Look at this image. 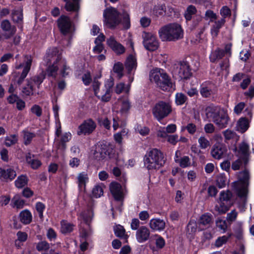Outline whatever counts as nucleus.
<instances>
[{
  "label": "nucleus",
  "mask_w": 254,
  "mask_h": 254,
  "mask_svg": "<svg viewBox=\"0 0 254 254\" xmlns=\"http://www.w3.org/2000/svg\"><path fill=\"white\" fill-rule=\"evenodd\" d=\"M248 165L243 164L239 170V211L244 212L246 209L250 181V173Z\"/></svg>",
  "instance_id": "1"
},
{
  "label": "nucleus",
  "mask_w": 254,
  "mask_h": 254,
  "mask_svg": "<svg viewBox=\"0 0 254 254\" xmlns=\"http://www.w3.org/2000/svg\"><path fill=\"white\" fill-rule=\"evenodd\" d=\"M159 36L162 41H176L183 38L184 32L180 25L170 23L159 30Z\"/></svg>",
  "instance_id": "2"
},
{
  "label": "nucleus",
  "mask_w": 254,
  "mask_h": 254,
  "mask_svg": "<svg viewBox=\"0 0 254 254\" xmlns=\"http://www.w3.org/2000/svg\"><path fill=\"white\" fill-rule=\"evenodd\" d=\"M166 162L163 153L157 148L148 151L144 157V165L148 170L159 169Z\"/></svg>",
  "instance_id": "3"
},
{
  "label": "nucleus",
  "mask_w": 254,
  "mask_h": 254,
  "mask_svg": "<svg viewBox=\"0 0 254 254\" xmlns=\"http://www.w3.org/2000/svg\"><path fill=\"white\" fill-rule=\"evenodd\" d=\"M206 116L207 118H211L212 121L220 128L225 127L228 124L229 117L223 109L217 107H207Z\"/></svg>",
  "instance_id": "4"
},
{
  "label": "nucleus",
  "mask_w": 254,
  "mask_h": 254,
  "mask_svg": "<svg viewBox=\"0 0 254 254\" xmlns=\"http://www.w3.org/2000/svg\"><path fill=\"white\" fill-rule=\"evenodd\" d=\"M150 79L163 91L169 90L173 86V82L171 77L162 69L151 72L150 75Z\"/></svg>",
  "instance_id": "5"
},
{
  "label": "nucleus",
  "mask_w": 254,
  "mask_h": 254,
  "mask_svg": "<svg viewBox=\"0 0 254 254\" xmlns=\"http://www.w3.org/2000/svg\"><path fill=\"white\" fill-rule=\"evenodd\" d=\"M104 23L106 26L110 29H114L121 23L120 13L114 7L106 8L103 13Z\"/></svg>",
  "instance_id": "6"
},
{
  "label": "nucleus",
  "mask_w": 254,
  "mask_h": 254,
  "mask_svg": "<svg viewBox=\"0 0 254 254\" xmlns=\"http://www.w3.org/2000/svg\"><path fill=\"white\" fill-rule=\"evenodd\" d=\"M171 112V105L164 101L158 102L155 104L152 109L154 117L159 122L166 118Z\"/></svg>",
  "instance_id": "7"
},
{
  "label": "nucleus",
  "mask_w": 254,
  "mask_h": 254,
  "mask_svg": "<svg viewBox=\"0 0 254 254\" xmlns=\"http://www.w3.org/2000/svg\"><path fill=\"white\" fill-rule=\"evenodd\" d=\"M251 156L250 145L245 141L239 143V170L243 164L248 165Z\"/></svg>",
  "instance_id": "8"
},
{
  "label": "nucleus",
  "mask_w": 254,
  "mask_h": 254,
  "mask_svg": "<svg viewBox=\"0 0 254 254\" xmlns=\"http://www.w3.org/2000/svg\"><path fill=\"white\" fill-rule=\"evenodd\" d=\"M232 44L231 43L227 44L225 46V50L217 48L215 50L211 52L209 59L211 62L216 63L222 59L225 55H231Z\"/></svg>",
  "instance_id": "9"
},
{
  "label": "nucleus",
  "mask_w": 254,
  "mask_h": 254,
  "mask_svg": "<svg viewBox=\"0 0 254 254\" xmlns=\"http://www.w3.org/2000/svg\"><path fill=\"white\" fill-rule=\"evenodd\" d=\"M113 85V81H108V83L106 84L104 88L95 90V95L98 99H101L103 102L109 101L111 98V89Z\"/></svg>",
  "instance_id": "10"
},
{
  "label": "nucleus",
  "mask_w": 254,
  "mask_h": 254,
  "mask_svg": "<svg viewBox=\"0 0 254 254\" xmlns=\"http://www.w3.org/2000/svg\"><path fill=\"white\" fill-rule=\"evenodd\" d=\"M244 113L247 116L239 118V133H245L249 129L252 118V111L248 108L245 110Z\"/></svg>",
  "instance_id": "11"
},
{
  "label": "nucleus",
  "mask_w": 254,
  "mask_h": 254,
  "mask_svg": "<svg viewBox=\"0 0 254 254\" xmlns=\"http://www.w3.org/2000/svg\"><path fill=\"white\" fill-rule=\"evenodd\" d=\"M96 125L91 119H89L85 120L82 124L78 127V130L77 134L80 135L82 134L84 135L91 133L95 129Z\"/></svg>",
  "instance_id": "12"
},
{
  "label": "nucleus",
  "mask_w": 254,
  "mask_h": 254,
  "mask_svg": "<svg viewBox=\"0 0 254 254\" xmlns=\"http://www.w3.org/2000/svg\"><path fill=\"white\" fill-rule=\"evenodd\" d=\"M143 45L145 49L149 51H155L159 47V43L156 37L150 33L145 34Z\"/></svg>",
  "instance_id": "13"
},
{
  "label": "nucleus",
  "mask_w": 254,
  "mask_h": 254,
  "mask_svg": "<svg viewBox=\"0 0 254 254\" xmlns=\"http://www.w3.org/2000/svg\"><path fill=\"white\" fill-rule=\"evenodd\" d=\"M61 59V53H60L58 49L56 47H53L47 51L44 60L46 64L48 65V64H51L53 60L54 62L57 64Z\"/></svg>",
  "instance_id": "14"
},
{
  "label": "nucleus",
  "mask_w": 254,
  "mask_h": 254,
  "mask_svg": "<svg viewBox=\"0 0 254 254\" xmlns=\"http://www.w3.org/2000/svg\"><path fill=\"white\" fill-rule=\"evenodd\" d=\"M58 27L61 32L66 35L70 31L71 23L69 18L65 15H62L57 20Z\"/></svg>",
  "instance_id": "15"
},
{
  "label": "nucleus",
  "mask_w": 254,
  "mask_h": 254,
  "mask_svg": "<svg viewBox=\"0 0 254 254\" xmlns=\"http://www.w3.org/2000/svg\"><path fill=\"white\" fill-rule=\"evenodd\" d=\"M178 75L181 79H188L192 76L190 65L187 61L180 62Z\"/></svg>",
  "instance_id": "16"
},
{
  "label": "nucleus",
  "mask_w": 254,
  "mask_h": 254,
  "mask_svg": "<svg viewBox=\"0 0 254 254\" xmlns=\"http://www.w3.org/2000/svg\"><path fill=\"white\" fill-rule=\"evenodd\" d=\"M0 27L4 32H7L3 35L5 39H8L12 37L16 33V28L15 26L11 25L10 21L7 20H3L0 23Z\"/></svg>",
  "instance_id": "17"
},
{
  "label": "nucleus",
  "mask_w": 254,
  "mask_h": 254,
  "mask_svg": "<svg viewBox=\"0 0 254 254\" xmlns=\"http://www.w3.org/2000/svg\"><path fill=\"white\" fill-rule=\"evenodd\" d=\"M110 189L112 194L116 200L122 201L124 199V195L121 185L117 182L110 184Z\"/></svg>",
  "instance_id": "18"
},
{
  "label": "nucleus",
  "mask_w": 254,
  "mask_h": 254,
  "mask_svg": "<svg viewBox=\"0 0 254 254\" xmlns=\"http://www.w3.org/2000/svg\"><path fill=\"white\" fill-rule=\"evenodd\" d=\"M65 2L64 8L67 11L75 12V17H78V12L80 8V0H63Z\"/></svg>",
  "instance_id": "19"
},
{
  "label": "nucleus",
  "mask_w": 254,
  "mask_h": 254,
  "mask_svg": "<svg viewBox=\"0 0 254 254\" xmlns=\"http://www.w3.org/2000/svg\"><path fill=\"white\" fill-rule=\"evenodd\" d=\"M150 236V231L145 226L140 227L137 231L136 234V239L139 243L147 241Z\"/></svg>",
  "instance_id": "20"
},
{
  "label": "nucleus",
  "mask_w": 254,
  "mask_h": 254,
  "mask_svg": "<svg viewBox=\"0 0 254 254\" xmlns=\"http://www.w3.org/2000/svg\"><path fill=\"white\" fill-rule=\"evenodd\" d=\"M226 150V149L223 144L216 143L213 146L211 153L213 158L216 159H220L222 158Z\"/></svg>",
  "instance_id": "21"
},
{
  "label": "nucleus",
  "mask_w": 254,
  "mask_h": 254,
  "mask_svg": "<svg viewBox=\"0 0 254 254\" xmlns=\"http://www.w3.org/2000/svg\"><path fill=\"white\" fill-rule=\"evenodd\" d=\"M16 176V173L13 169L9 168L5 170L0 168V179L1 180L6 181L8 180H12Z\"/></svg>",
  "instance_id": "22"
},
{
  "label": "nucleus",
  "mask_w": 254,
  "mask_h": 254,
  "mask_svg": "<svg viewBox=\"0 0 254 254\" xmlns=\"http://www.w3.org/2000/svg\"><path fill=\"white\" fill-rule=\"evenodd\" d=\"M233 194L230 190L222 191L220 193L219 202L232 205L233 204Z\"/></svg>",
  "instance_id": "23"
},
{
  "label": "nucleus",
  "mask_w": 254,
  "mask_h": 254,
  "mask_svg": "<svg viewBox=\"0 0 254 254\" xmlns=\"http://www.w3.org/2000/svg\"><path fill=\"white\" fill-rule=\"evenodd\" d=\"M125 66L127 73H130L133 70L135 69L137 66L135 58L132 55H129L126 60Z\"/></svg>",
  "instance_id": "24"
},
{
  "label": "nucleus",
  "mask_w": 254,
  "mask_h": 254,
  "mask_svg": "<svg viewBox=\"0 0 254 254\" xmlns=\"http://www.w3.org/2000/svg\"><path fill=\"white\" fill-rule=\"evenodd\" d=\"M11 19L14 23L22 24L23 23V11L21 8L14 9L11 13Z\"/></svg>",
  "instance_id": "25"
},
{
  "label": "nucleus",
  "mask_w": 254,
  "mask_h": 254,
  "mask_svg": "<svg viewBox=\"0 0 254 254\" xmlns=\"http://www.w3.org/2000/svg\"><path fill=\"white\" fill-rule=\"evenodd\" d=\"M149 225L150 228L154 230L161 231L164 229L165 222L164 220L160 219H152L150 221Z\"/></svg>",
  "instance_id": "26"
},
{
  "label": "nucleus",
  "mask_w": 254,
  "mask_h": 254,
  "mask_svg": "<svg viewBox=\"0 0 254 254\" xmlns=\"http://www.w3.org/2000/svg\"><path fill=\"white\" fill-rule=\"evenodd\" d=\"M114 231L116 237L125 239L126 242H127V239L128 236L126 234V230L123 226L121 225H115L114 227Z\"/></svg>",
  "instance_id": "27"
},
{
  "label": "nucleus",
  "mask_w": 254,
  "mask_h": 254,
  "mask_svg": "<svg viewBox=\"0 0 254 254\" xmlns=\"http://www.w3.org/2000/svg\"><path fill=\"white\" fill-rule=\"evenodd\" d=\"M107 149L105 146H98L94 153V158L98 160L104 159L107 156Z\"/></svg>",
  "instance_id": "28"
},
{
  "label": "nucleus",
  "mask_w": 254,
  "mask_h": 254,
  "mask_svg": "<svg viewBox=\"0 0 254 254\" xmlns=\"http://www.w3.org/2000/svg\"><path fill=\"white\" fill-rule=\"evenodd\" d=\"M19 217L20 221L24 224H28L32 221V215L27 209L22 211Z\"/></svg>",
  "instance_id": "29"
},
{
  "label": "nucleus",
  "mask_w": 254,
  "mask_h": 254,
  "mask_svg": "<svg viewBox=\"0 0 254 254\" xmlns=\"http://www.w3.org/2000/svg\"><path fill=\"white\" fill-rule=\"evenodd\" d=\"M46 75V72L44 70H42L39 75L32 77L29 79L27 80V81L31 82L32 84L34 83L37 85V87L39 88L40 85L45 78Z\"/></svg>",
  "instance_id": "30"
},
{
  "label": "nucleus",
  "mask_w": 254,
  "mask_h": 254,
  "mask_svg": "<svg viewBox=\"0 0 254 254\" xmlns=\"http://www.w3.org/2000/svg\"><path fill=\"white\" fill-rule=\"evenodd\" d=\"M213 223L212 216L208 213L202 214L198 221L199 225L208 226H209Z\"/></svg>",
  "instance_id": "31"
},
{
  "label": "nucleus",
  "mask_w": 254,
  "mask_h": 254,
  "mask_svg": "<svg viewBox=\"0 0 254 254\" xmlns=\"http://www.w3.org/2000/svg\"><path fill=\"white\" fill-rule=\"evenodd\" d=\"M26 162L31 165V167L34 169H38L42 163L41 161L37 159H32L31 154L30 153H27L26 156Z\"/></svg>",
  "instance_id": "32"
},
{
  "label": "nucleus",
  "mask_w": 254,
  "mask_h": 254,
  "mask_svg": "<svg viewBox=\"0 0 254 254\" xmlns=\"http://www.w3.org/2000/svg\"><path fill=\"white\" fill-rule=\"evenodd\" d=\"M56 64H57L55 62H53L52 64H48L47 65H48V67L45 71L48 76H52L54 78L56 77L59 68L57 65H56Z\"/></svg>",
  "instance_id": "33"
},
{
  "label": "nucleus",
  "mask_w": 254,
  "mask_h": 254,
  "mask_svg": "<svg viewBox=\"0 0 254 254\" xmlns=\"http://www.w3.org/2000/svg\"><path fill=\"white\" fill-rule=\"evenodd\" d=\"M74 225L67 222L66 221L63 220L61 222V231L63 234L70 233L73 230Z\"/></svg>",
  "instance_id": "34"
},
{
  "label": "nucleus",
  "mask_w": 254,
  "mask_h": 254,
  "mask_svg": "<svg viewBox=\"0 0 254 254\" xmlns=\"http://www.w3.org/2000/svg\"><path fill=\"white\" fill-rule=\"evenodd\" d=\"M28 183V179L25 175H21L19 176L15 182L16 187L22 188L27 185Z\"/></svg>",
  "instance_id": "35"
},
{
  "label": "nucleus",
  "mask_w": 254,
  "mask_h": 254,
  "mask_svg": "<svg viewBox=\"0 0 254 254\" xmlns=\"http://www.w3.org/2000/svg\"><path fill=\"white\" fill-rule=\"evenodd\" d=\"M227 178L224 174H220L216 177V185L219 188H223L226 186Z\"/></svg>",
  "instance_id": "36"
},
{
  "label": "nucleus",
  "mask_w": 254,
  "mask_h": 254,
  "mask_svg": "<svg viewBox=\"0 0 254 254\" xmlns=\"http://www.w3.org/2000/svg\"><path fill=\"white\" fill-rule=\"evenodd\" d=\"M196 9L195 7L192 5H189L187 8L185 13V17L187 21L190 20L192 18V15L195 14Z\"/></svg>",
  "instance_id": "37"
},
{
  "label": "nucleus",
  "mask_w": 254,
  "mask_h": 254,
  "mask_svg": "<svg viewBox=\"0 0 254 254\" xmlns=\"http://www.w3.org/2000/svg\"><path fill=\"white\" fill-rule=\"evenodd\" d=\"M166 12V7L164 4L155 6L153 8V14L157 16H162Z\"/></svg>",
  "instance_id": "38"
},
{
  "label": "nucleus",
  "mask_w": 254,
  "mask_h": 254,
  "mask_svg": "<svg viewBox=\"0 0 254 254\" xmlns=\"http://www.w3.org/2000/svg\"><path fill=\"white\" fill-rule=\"evenodd\" d=\"M88 180L87 175L84 173H80L78 176V186L80 189L85 188L86 182Z\"/></svg>",
  "instance_id": "39"
},
{
  "label": "nucleus",
  "mask_w": 254,
  "mask_h": 254,
  "mask_svg": "<svg viewBox=\"0 0 254 254\" xmlns=\"http://www.w3.org/2000/svg\"><path fill=\"white\" fill-rule=\"evenodd\" d=\"M231 205L225 203L220 202V205H216L215 207L216 211H218L219 214L225 213L229 209Z\"/></svg>",
  "instance_id": "40"
},
{
  "label": "nucleus",
  "mask_w": 254,
  "mask_h": 254,
  "mask_svg": "<svg viewBox=\"0 0 254 254\" xmlns=\"http://www.w3.org/2000/svg\"><path fill=\"white\" fill-rule=\"evenodd\" d=\"M27 86L22 88V92L26 96H30L33 95L34 86L32 83L27 81Z\"/></svg>",
  "instance_id": "41"
},
{
  "label": "nucleus",
  "mask_w": 254,
  "mask_h": 254,
  "mask_svg": "<svg viewBox=\"0 0 254 254\" xmlns=\"http://www.w3.org/2000/svg\"><path fill=\"white\" fill-rule=\"evenodd\" d=\"M121 23L123 24L124 28L127 29L130 27V19L128 13L124 12L122 15Z\"/></svg>",
  "instance_id": "42"
},
{
  "label": "nucleus",
  "mask_w": 254,
  "mask_h": 254,
  "mask_svg": "<svg viewBox=\"0 0 254 254\" xmlns=\"http://www.w3.org/2000/svg\"><path fill=\"white\" fill-rule=\"evenodd\" d=\"M36 248L39 252H45L49 249L50 245L45 241H41L36 244Z\"/></svg>",
  "instance_id": "43"
},
{
  "label": "nucleus",
  "mask_w": 254,
  "mask_h": 254,
  "mask_svg": "<svg viewBox=\"0 0 254 254\" xmlns=\"http://www.w3.org/2000/svg\"><path fill=\"white\" fill-rule=\"evenodd\" d=\"M24 58L25 65L23 69V71L28 73L30 69L32 62V58L30 55H26L24 56Z\"/></svg>",
  "instance_id": "44"
},
{
  "label": "nucleus",
  "mask_w": 254,
  "mask_h": 254,
  "mask_svg": "<svg viewBox=\"0 0 254 254\" xmlns=\"http://www.w3.org/2000/svg\"><path fill=\"white\" fill-rule=\"evenodd\" d=\"M123 64L122 63L118 62L114 64L113 67L114 71L118 74L119 78L122 77L123 75Z\"/></svg>",
  "instance_id": "45"
},
{
  "label": "nucleus",
  "mask_w": 254,
  "mask_h": 254,
  "mask_svg": "<svg viewBox=\"0 0 254 254\" xmlns=\"http://www.w3.org/2000/svg\"><path fill=\"white\" fill-rule=\"evenodd\" d=\"M187 100V96L182 93H177L176 95V103L177 105H183L186 102Z\"/></svg>",
  "instance_id": "46"
},
{
  "label": "nucleus",
  "mask_w": 254,
  "mask_h": 254,
  "mask_svg": "<svg viewBox=\"0 0 254 254\" xmlns=\"http://www.w3.org/2000/svg\"><path fill=\"white\" fill-rule=\"evenodd\" d=\"M24 144L25 145L29 144L32 138L35 136V134L33 133L30 132L26 131H24Z\"/></svg>",
  "instance_id": "47"
},
{
  "label": "nucleus",
  "mask_w": 254,
  "mask_h": 254,
  "mask_svg": "<svg viewBox=\"0 0 254 254\" xmlns=\"http://www.w3.org/2000/svg\"><path fill=\"white\" fill-rule=\"evenodd\" d=\"M198 143L200 147L202 149H205L210 146V142L204 136H201L198 139Z\"/></svg>",
  "instance_id": "48"
},
{
  "label": "nucleus",
  "mask_w": 254,
  "mask_h": 254,
  "mask_svg": "<svg viewBox=\"0 0 254 254\" xmlns=\"http://www.w3.org/2000/svg\"><path fill=\"white\" fill-rule=\"evenodd\" d=\"M103 194V190L102 187L99 185L96 186L92 190L93 195L97 198L101 196Z\"/></svg>",
  "instance_id": "49"
},
{
  "label": "nucleus",
  "mask_w": 254,
  "mask_h": 254,
  "mask_svg": "<svg viewBox=\"0 0 254 254\" xmlns=\"http://www.w3.org/2000/svg\"><path fill=\"white\" fill-rule=\"evenodd\" d=\"M228 240V237L226 236H223L222 237H219L215 241V246L216 247H220L223 244L227 243Z\"/></svg>",
  "instance_id": "50"
},
{
  "label": "nucleus",
  "mask_w": 254,
  "mask_h": 254,
  "mask_svg": "<svg viewBox=\"0 0 254 254\" xmlns=\"http://www.w3.org/2000/svg\"><path fill=\"white\" fill-rule=\"evenodd\" d=\"M31 112L35 114L38 117H40L41 116L42 114V110L40 106L38 105H33L31 109Z\"/></svg>",
  "instance_id": "51"
},
{
  "label": "nucleus",
  "mask_w": 254,
  "mask_h": 254,
  "mask_svg": "<svg viewBox=\"0 0 254 254\" xmlns=\"http://www.w3.org/2000/svg\"><path fill=\"white\" fill-rule=\"evenodd\" d=\"M45 208V206L43 203L38 202L36 203V209L37 211L38 212L39 217L41 219H42L43 217V212Z\"/></svg>",
  "instance_id": "52"
},
{
  "label": "nucleus",
  "mask_w": 254,
  "mask_h": 254,
  "mask_svg": "<svg viewBox=\"0 0 254 254\" xmlns=\"http://www.w3.org/2000/svg\"><path fill=\"white\" fill-rule=\"evenodd\" d=\"M223 134L226 140H230L237 137V134L235 132L230 130H226L223 132Z\"/></svg>",
  "instance_id": "53"
},
{
  "label": "nucleus",
  "mask_w": 254,
  "mask_h": 254,
  "mask_svg": "<svg viewBox=\"0 0 254 254\" xmlns=\"http://www.w3.org/2000/svg\"><path fill=\"white\" fill-rule=\"evenodd\" d=\"M12 202L13 203L14 206H16L17 208H22L25 203V201L22 199H18L17 197L14 196L12 199Z\"/></svg>",
  "instance_id": "54"
},
{
  "label": "nucleus",
  "mask_w": 254,
  "mask_h": 254,
  "mask_svg": "<svg viewBox=\"0 0 254 254\" xmlns=\"http://www.w3.org/2000/svg\"><path fill=\"white\" fill-rule=\"evenodd\" d=\"M216 225L217 228L220 230H223L224 232L227 229V224L225 220L218 219L216 221Z\"/></svg>",
  "instance_id": "55"
},
{
  "label": "nucleus",
  "mask_w": 254,
  "mask_h": 254,
  "mask_svg": "<svg viewBox=\"0 0 254 254\" xmlns=\"http://www.w3.org/2000/svg\"><path fill=\"white\" fill-rule=\"evenodd\" d=\"M112 49L117 54H122L125 52L124 47L119 43H117L115 46L112 48Z\"/></svg>",
  "instance_id": "56"
},
{
  "label": "nucleus",
  "mask_w": 254,
  "mask_h": 254,
  "mask_svg": "<svg viewBox=\"0 0 254 254\" xmlns=\"http://www.w3.org/2000/svg\"><path fill=\"white\" fill-rule=\"evenodd\" d=\"M124 90H126V92H127L129 91V88H127L126 89L125 88V83L121 82L117 84L115 91L117 94H119L121 93L124 91Z\"/></svg>",
  "instance_id": "57"
},
{
  "label": "nucleus",
  "mask_w": 254,
  "mask_h": 254,
  "mask_svg": "<svg viewBox=\"0 0 254 254\" xmlns=\"http://www.w3.org/2000/svg\"><path fill=\"white\" fill-rule=\"evenodd\" d=\"M206 19H210L211 21L216 20L217 18L216 14L211 10H207L205 14Z\"/></svg>",
  "instance_id": "58"
},
{
  "label": "nucleus",
  "mask_w": 254,
  "mask_h": 254,
  "mask_svg": "<svg viewBox=\"0 0 254 254\" xmlns=\"http://www.w3.org/2000/svg\"><path fill=\"white\" fill-rule=\"evenodd\" d=\"M212 93V90L207 87H203L200 89L201 95L205 98L209 97Z\"/></svg>",
  "instance_id": "59"
},
{
  "label": "nucleus",
  "mask_w": 254,
  "mask_h": 254,
  "mask_svg": "<svg viewBox=\"0 0 254 254\" xmlns=\"http://www.w3.org/2000/svg\"><path fill=\"white\" fill-rule=\"evenodd\" d=\"M130 108V104L128 100H124L122 104L121 111L122 113H127Z\"/></svg>",
  "instance_id": "60"
},
{
  "label": "nucleus",
  "mask_w": 254,
  "mask_h": 254,
  "mask_svg": "<svg viewBox=\"0 0 254 254\" xmlns=\"http://www.w3.org/2000/svg\"><path fill=\"white\" fill-rule=\"evenodd\" d=\"M220 14L223 16L222 18H225L226 17L231 15V10L227 6H223L220 10Z\"/></svg>",
  "instance_id": "61"
},
{
  "label": "nucleus",
  "mask_w": 254,
  "mask_h": 254,
  "mask_svg": "<svg viewBox=\"0 0 254 254\" xmlns=\"http://www.w3.org/2000/svg\"><path fill=\"white\" fill-rule=\"evenodd\" d=\"M218 190L214 186H210L208 188V194L209 196L211 197H215L217 193Z\"/></svg>",
  "instance_id": "62"
},
{
  "label": "nucleus",
  "mask_w": 254,
  "mask_h": 254,
  "mask_svg": "<svg viewBox=\"0 0 254 254\" xmlns=\"http://www.w3.org/2000/svg\"><path fill=\"white\" fill-rule=\"evenodd\" d=\"M251 82V79L250 77H247V78L244 79L242 82L240 84V87L243 89H246L248 86L250 85Z\"/></svg>",
  "instance_id": "63"
},
{
  "label": "nucleus",
  "mask_w": 254,
  "mask_h": 254,
  "mask_svg": "<svg viewBox=\"0 0 254 254\" xmlns=\"http://www.w3.org/2000/svg\"><path fill=\"white\" fill-rule=\"evenodd\" d=\"M237 216V212L235 210H234L227 214V220L229 222H232L236 219Z\"/></svg>",
  "instance_id": "64"
}]
</instances>
